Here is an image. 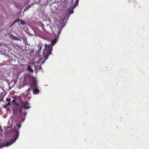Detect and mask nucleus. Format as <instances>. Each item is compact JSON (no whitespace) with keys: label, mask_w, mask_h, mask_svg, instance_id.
Instances as JSON below:
<instances>
[{"label":"nucleus","mask_w":149,"mask_h":149,"mask_svg":"<svg viewBox=\"0 0 149 149\" xmlns=\"http://www.w3.org/2000/svg\"><path fill=\"white\" fill-rule=\"evenodd\" d=\"M57 39L56 38L51 41L50 44L47 45L45 44V49L44 50L42 55L43 57L40 58L37 62H35L33 63L34 65L38 64L39 66V68H41V63H43L48 58V56L52 54V45L55 44L56 42Z\"/></svg>","instance_id":"1"},{"label":"nucleus","mask_w":149,"mask_h":149,"mask_svg":"<svg viewBox=\"0 0 149 149\" xmlns=\"http://www.w3.org/2000/svg\"><path fill=\"white\" fill-rule=\"evenodd\" d=\"M21 104L19 110V115H24L25 116L26 115L27 112L26 110L30 108L29 104L28 101H26L24 102H21Z\"/></svg>","instance_id":"2"},{"label":"nucleus","mask_w":149,"mask_h":149,"mask_svg":"<svg viewBox=\"0 0 149 149\" xmlns=\"http://www.w3.org/2000/svg\"><path fill=\"white\" fill-rule=\"evenodd\" d=\"M13 135L11 140L13 142H15L19 136V130L16 128H15L13 130Z\"/></svg>","instance_id":"3"},{"label":"nucleus","mask_w":149,"mask_h":149,"mask_svg":"<svg viewBox=\"0 0 149 149\" xmlns=\"http://www.w3.org/2000/svg\"><path fill=\"white\" fill-rule=\"evenodd\" d=\"M57 31H55V34H56L57 36H59L60 34L61 33V31L62 29L60 27H58L57 28Z\"/></svg>","instance_id":"4"},{"label":"nucleus","mask_w":149,"mask_h":149,"mask_svg":"<svg viewBox=\"0 0 149 149\" xmlns=\"http://www.w3.org/2000/svg\"><path fill=\"white\" fill-rule=\"evenodd\" d=\"M31 90V88H29L26 91V95L27 97H29V99L31 98L30 97L31 96V95H30V91Z\"/></svg>","instance_id":"5"},{"label":"nucleus","mask_w":149,"mask_h":149,"mask_svg":"<svg viewBox=\"0 0 149 149\" xmlns=\"http://www.w3.org/2000/svg\"><path fill=\"white\" fill-rule=\"evenodd\" d=\"M39 92L40 91L38 88H35L33 90V94H37L39 93Z\"/></svg>","instance_id":"6"},{"label":"nucleus","mask_w":149,"mask_h":149,"mask_svg":"<svg viewBox=\"0 0 149 149\" xmlns=\"http://www.w3.org/2000/svg\"><path fill=\"white\" fill-rule=\"evenodd\" d=\"M27 69L30 72H33V70L31 68V67L29 65H28Z\"/></svg>","instance_id":"7"},{"label":"nucleus","mask_w":149,"mask_h":149,"mask_svg":"<svg viewBox=\"0 0 149 149\" xmlns=\"http://www.w3.org/2000/svg\"><path fill=\"white\" fill-rule=\"evenodd\" d=\"M45 22H46V25H45V26H46L47 27H48L47 28V29L48 28H51V27L49 25V24L50 23V22H49V21H47V20H45Z\"/></svg>","instance_id":"8"},{"label":"nucleus","mask_w":149,"mask_h":149,"mask_svg":"<svg viewBox=\"0 0 149 149\" xmlns=\"http://www.w3.org/2000/svg\"><path fill=\"white\" fill-rule=\"evenodd\" d=\"M42 46H41L39 49H38V52H37V54H39L40 53V52L41 51V49H42Z\"/></svg>","instance_id":"9"},{"label":"nucleus","mask_w":149,"mask_h":149,"mask_svg":"<svg viewBox=\"0 0 149 149\" xmlns=\"http://www.w3.org/2000/svg\"><path fill=\"white\" fill-rule=\"evenodd\" d=\"M79 0H76L75 2V4L73 6V8H75L78 3Z\"/></svg>","instance_id":"10"},{"label":"nucleus","mask_w":149,"mask_h":149,"mask_svg":"<svg viewBox=\"0 0 149 149\" xmlns=\"http://www.w3.org/2000/svg\"><path fill=\"white\" fill-rule=\"evenodd\" d=\"M33 86H35V87H37V81H36L35 80V81H34L33 82Z\"/></svg>","instance_id":"11"},{"label":"nucleus","mask_w":149,"mask_h":149,"mask_svg":"<svg viewBox=\"0 0 149 149\" xmlns=\"http://www.w3.org/2000/svg\"><path fill=\"white\" fill-rule=\"evenodd\" d=\"M6 101L8 102V103H9L10 105V104L11 99L10 98H7L6 100Z\"/></svg>","instance_id":"12"},{"label":"nucleus","mask_w":149,"mask_h":149,"mask_svg":"<svg viewBox=\"0 0 149 149\" xmlns=\"http://www.w3.org/2000/svg\"><path fill=\"white\" fill-rule=\"evenodd\" d=\"M10 105V104L9 103H7L5 105H3V107L4 108H6L7 107V106L9 105Z\"/></svg>","instance_id":"13"},{"label":"nucleus","mask_w":149,"mask_h":149,"mask_svg":"<svg viewBox=\"0 0 149 149\" xmlns=\"http://www.w3.org/2000/svg\"><path fill=\"white\" fill-rule=\"evenodd\" d=\"M16 125L18 128H19L21 126V124L19 123L16 124Z\"/></svg>","instance_id":"14"},{"label":"nucleus","mask_w":149,"mask_h":149,"mask_svg":"<svg viewBox=\"0 0 149 149\" xmlns=\"http://www.w3.org/2000/svg\"><path fill=\"white\" fill-rule=\"evenodd\" d=\"M11 103L13 104L14 103H16V99L15 98L12 101Z\"/></svg>","instance_id":"15"},{"label":"nucleus","mask_w":149,"mask_h":149,"mask_svg":"<svg viewBox=\"0 0 149 149\" xmlns=\"http://www.w3.org/2000/svg\"><path fill=\"white\" fill-rule=\"evenodd\" d=\"M15 40H18V41H20L21 39L20 38H18L16 36L15 38Z\"/></svg>","instance_id":"16"},{"label":"nucleus","mask_w":149,"mask_h":149,"mask_svg":"<svg viewBox=\"0 0 149 149\" xmlns=\"http://www.w3.org/2000/svg\"><path fill=\"white\" fill-rule=\"evenodd\" d=\"M20 21L22 25L24 24H25V23H26L25 22H24L23 21H22V19L20 20Z\"/></svg>","instance_id":"17"},{"label":"nucleus","mask_w":149,"mask_h":149,"mask_svg":"<svg viewBox=\"0 0 149 149\" xmlns=\"http://www.w3.org/2000/svg\"><path fill=\"white\" fill-rule=\"evenodd\" d=\"M11 143L9 142H7L5 144V146H8L9 145H10Z\"/></svg>","instance_id":"18"},{"label":"nucleus","mask_w":149,"mask_h":149,"mask_svg":"<svg viewBox=\"0 0 149 149\" xmlns=\"http://www.w3.org/2000/svg\"><path fill=\"white\" fill-rule=\"evenodd\" d=\"M6 63H5V62L4 61L3 63H0V66L4 65Z\"/></svg>","instance_id":"19"},{"label":"nucleus","mask_w":149,"mask_h":149,"mask_svg":"<svg viewBox=\"0 0 149 149\" xmlns=\"http://www.w3.org/2000/svg\"><path fill=\"white\" fill-rule=\"evenodd\" d=\"M42 25H43V26H42V28L43 29V30H44V31H46V29H45V28L44 27V25L43 24H42Z\"/></svg>","instance_id":"20"},{"label":"nucleus","mask_w":149,"mask_h":149,"mask_svg":"<svg viewBox=\"0 0 149 149\" xmlns=\"http://www.w3.org/2000/svg\"><path fill=\"white\" fill-rule=\"evenodd\" d=\"M19 21V19H17L15 20V21H14V22L15 23L16 22H17L18 21Z\"/></svg>","instance_id":"21"},{"label":"nucleus","mask_w":149,"mask_h":149,"mask_svg":"<svg viewBox=\"0 0 149 149\" xmlns=\"http://www.w3.org/2000/svg\"><path fill=\"white\" fill-rule=\"evenodd\" d=\"M14 35L12 34H11L10 35V36L12 38H13V36H14Z\"/></svg>","instance_id":"22"},{"label":"nucleus","mask_w":149,"mask_h":149,"mask_svg":"<svg viewBox=\"0 0 149 149\" xmlns=\"http://www.w3.org/2000/svg\"><path fill=\"white\" fill-rule=\"evenodd\" d=\"M31 6L29 5L27 6V9H28L29 8H30V7H31Z\"/></svg>","instance_id":"23"},{"label":"nucleus","mask_w":149,"mask_h":149,"mask_svg":"<svg viewBox=\"0 0 149 149\" xmlns=\"http://www.w3.org/2000/svg\"><path fill=\"white\" fill-rule=\"evenodd\" d=\"M16 37V36H15L14 35V36H13V38L12 39H13L14 40H15V38Z\"/></svg>","instance_id":"24"},{"label":"nucleus","mask_w":149,"mask_h":149,"mask_svg":"<svg viewBox=\"0 0 149 149\" xmlns=\"http://www.w3.org/2000/svg\"><path fill=\"white\" fill-rule=\"evenodd\" d=\"M3 45L1 43H0V46H1Z\"/></svg>","instance_id":"25"},{"label":"nucleus","mask_w":149,"mask_h":149,"mask_svg":"<svg viewBox=\"0 0 149 149\" xmlns=\"http://www.w3.org/2000/svg\"><path fill=\"white\" fill-rule=\"evenodd\" d=\"M15 23L14 22L13 23L12 25H13V24H14Z\"/></svg>","instance_id":"26"},{"label":"nucleus","mask_w":149,"mask_h":149,"mask_svg":"<svg viewBox=\"0 0 149 149\" xmlns=\"http://www.w3.org/2000/svg\"><path fill=\"white\" fill-rule=\"evenodd\" d=\"M3 98L1 100V101H3Z\"/></svg>","instance_id":"27"},{"label":"nucleus","mask_w":149,"mask_h":149,"mask_svg":"<svg viewBox=\"0 0 149 149\" xmlns=\"http://www.w3.org/2000/svg\"><path fill=\"white\" fill-rule=\"evenodd\" d=\"M24 97L25 99L26 98V97L25 96H24Z\"/></svg>","instance_id":"28"},{"label":"nucleus","mask_w":149,"mask_h":149,"mask_svg":"<svg viewBox=\"0 0 149 149\" xmlns=\"http://www.w3.org/2000/svg\"><path fill=\"white\" fill-rule=\"evenodd\" d=\"M73 12V11H72V13H72V12Z\"/></svg>","instance_id":"29"}]
</instances>
